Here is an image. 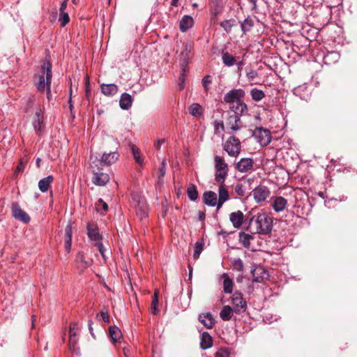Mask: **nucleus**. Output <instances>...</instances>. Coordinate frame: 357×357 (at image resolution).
Segmentation results:
<instances>
[{
  "mask_svg": "<svg viewBox=\"0 0 357 357\" xmlns=\"http://www.w3.org/2000/svg\"><path fill=\"white\" fill-rule=\"evenodd\" d=\"M52 66L50 62H43L41 66V71L36 77L37 80L35 84L40 92H43L46 89L47 95L49 96L51 91L52 82Z\"/></svg>",
  "mask_w": 357,
  "mask_h": 357,
  "instance_id": "obj_1",
  "label": "nucleus"
},
{
  "mask_svg": "<svg viewBox=\"0 0 357 357\" xmlns=\"http://www.w3.org/2000/svg\"><path fill=\"white\" fill-rule=\"evenodd\" d=\"M250 226L255 233L268 234L272 230L273 220L266 213H261L250 220Z\"/></svg>",
  "mask_w": 357,
  "mask_h": 357,
  "instance_id": "obj_2",
  "label": "nucleus"
},
{
  "mask_svg": "<svg viewBox=\"0 0 357 357\" xmlns=\"http://www.w3.org/2000/svg\"><path fill=\"white\" fill-rule=\"evenodd\" d=\"M215 169L216 173L215 174V180L217 183H224L226 178L228 176L229 168L225 160L219 156L215 155L214 158Z\"/></svg>",
  "mask_w": 357,
  "mask_h": 357,
  "instance_id": "obj_3",
  "label": "nucleus"
},
{
  "mask_svg": "<svg viewBox=\"0 0 357 357\" xmlns=\"http://www.w3.org/2000/svg\"><path fill=\"white\" fill-rule=\"evenodd\" d=\"M98 162L99 161L96 159L95 160H92L90 164V167L93 172L92 181L95 185L103 186L109 181V178L108 174L99 172V167H98L97 165Z\"/></svg>",
  "mask_w": 357,
  "mask_h": 357,
  "instance_id": "obj_4",
  "label": "nucleus"
},
{
  "mask_svg": "<svg viewBox=\"0 0 357 357\" xmlns=\"http://www.w3.org/2000/svg\"><path fill=\"white\" fill-rule=\"evenodd\" d=\"M252 135L263 146H267L271 141L270 131L262 128H256L252 132Z\"/></svg>",
  "mask_w": 357,
  "mask_h": 357,
  "instance_id": "obj_5",
  "label": "nucleus"
},
{
  "mask_svg": "<svg viewBox=\"0 0 357 357\" xmlns=\"http://www.w3.org/2000/svg\"><path fill=\"white\" fill-rule=\"evenodd\" d=\"M224 149L232 157H236L241 152V144L238 139L231 137L226 141Z\"/></svg>",
  "mask_w": 357,
  "mask_h": 357,
  "instance_id": "obj_6",
  "label": "nucleus"
},
{
  "mask_svg": "<svg viewBox=\"0 0 357 357\" xmlns=\"http://www.w3.org/2000/svg\"><path fill=\"white\" fill-rule=\"evenodd\" d=\"M134 202H135V206L136 209L137 215L143 220L147 217L148 206L146 202L144 197H134Z\"/></svg>",
  "mask_w": 357,
  "mask_h": 357,
  "instance_id": "obj_7",
  "label": "nucleus"
},
{
  "mask_svg": "<svg viewBox=\"0 0 357 357\" xmlns=\"http://www.w3.org/2000/svg\"><path fill=\"white\" fill-rule=\"evenodd\" d=\"M231 303L233 305L234 310L236 312L241 311H245L247 308L246 301L243 297L241 292L236 291L231 296Z\"/></svg>",
  "mask_w": 357,
  "mask_h": 357,
  "instance_id": "obj_8",
  "label": "nucleus"
},
{
  "mask_svg": "<svg viewBox=\"0 0 357 357\" xmlns=\"http://www.w3.org/2000/svg\"><path fill=\"white\" fill-rule=\"evenodd\" d=\"M245 96L243 89H233L227 92L224 96V101L229 105L241 100Z\"/></svg>",
  "mask_w": 357,
  "mask_h": 357,
  "instance_id": "obj_9",
  "label": "nucleus"
},
{
  "mask_svg": "<svg viewBox=\"0 0 357 357\" xmlns=\"http://www.w3.org/2000/svg\"><path fill=\"white\" fill-rule=\"evenodd\" d=\"M270 194V190L264 185H258L253 190V197L257 203L265 201Z\"/></svg>",
  "mask_w": 357,
  "mask_h": 357,
  "instance_id": "obj_10",
  "label": "nucleus"
},
{
  "mask_svg": "<svg viewBox=\"0 0 357 357\" xmlns=\"http://www.w3.org/2000/svg\"><path fill=\"white\" fill-rule=\"evenodd\" d=\"M12 214L15 219L24 223H28L30 220L29 215L20 207L17 203L13 204Z\"/></svg>",
  "mask_w": 357,
  "mask_h": 357,
  "instance_id": "obj_11",
  "label": "nucleus"
},
{
  "mask_svg": "<svg viewBox=\"0 0 357 357\" xmlns=\"http://www.w3.org/2000/svg\"><path fill=\"white\" fill-rule=\"evenodd\" d=\"M251 273L253 276V281L256 282H263L269 277L268 271L261 266H256L251 271Z\"/></svg>",
  "mask_w": 357,
  "mask_h": 357,
  "instance_id": "obj_12",
  "label": "nucleus"
},
{
  "mask_svg": "<svg viewBox=\"0 0 357 357\" xmlns=\"http://www.w3.org/2000/svg\"><path fill=\"white\" fill-rule=\"evenodd\" d=\"M287 204V200L281 196L271 197V205L275 212L279 213L283 211L285 209Z\"/></svg>",
  "mask_w": 357,
  "mask_h": 357,
  "instance_id": "obj_13",
  "label": "nucleus"
},
{
  "mask_svg": "<svg viewBox=\"0 0 357 357\" xmlns=\"http://www.w3.org/2000/svg\"><path fill=\"white\" fill-rule=\"evenodd\" d=\"M254 162L252 158H241L236 164V169L240 172H248L252 170Z\"/></svg>",
  "mask_w": 357,
  "mask_h": 357,
  "instance_id": "obj_14",
  "label": "nucleus"
},
{
  "mask_svg": "<svg viewBox=\"0 0 357 357\" xmlns=\"http://www.w3.org/2000/svg\"><path fill=\"white\" fill-rule=\"evenodd\" d=\"M229 108L235 113L234 116H238L239 117L240 116L244 115L248 112L247 105L242 99L230 105Z\"/></svg>",
  "mask_w": 357,
  "mask_h": 357,
  "instance_id": "obj_15",
  "label": "nucleus"
},
{
  "mask_svg": "<svg viewBox=\"0 0 357 357\" xmlns=\"http://www.w3.org/2000/svg\"><path fill=\"white\" fill-rule=\"evenodd\" d=\"M192 48V46L191 43H186L184 46V50L181 52L180 66L183 71L186 70V68L188 66V59H190Z\"/></svg>",
  "mask_w": 357,
  "mask_h": 357,
  "instance_id": "obj_16",
  "label": "nucleus"
},
{
  "mask_svg": "<svg viewBox=\"0 0 357 357\" xmlns=\"http://www.w3.org/2000/svg\"><path fill=\"white\" fill-rule=\"evenodd\" d=\"M243 213L241 211H237L236 212H232L229 215V220L232 223V225L236 229H239L243 222Z\"/></svg>",
  "mask_w": 357,
  "mask_h": 357,
  "instance_id": "obj_17",
  "label": "nucleus"
},
{
  "mask_svg": "<svg viewBox=\"0 0 357 357\" xmlns=\"http://www.w3.org/2000/svg\"><path fill=\"white\" fill-rule=\"evenodd\" d=\"M87 234L89 238L97 243L100 242L101 236L98 232L97 227L92 223H89L87 225Z\"/></svg>",
  "mask_w": 357,
  "mask_h": 357,
  "instance_id": "obj_18",
  "label": "nucleus"
},
{
  "mask_svg": "<svg viewBox=\"0 0 357 357\" xmlns=\"http://www.w3.org/2000/svg\"><path fill=\"white\" fill-rule=\"evenodd\" d=\"M218 209L220 208L222 204L229 199V193L224 183H220L218 189Z\"/></svg>",
  "mask_w": 357,
  "mask_h": 357,
  "instance_id": "obj_19",
  "label": "nucleus"
},
{
  "mask_svg": "<svg viewBox=\"0 0 357 357\" xmlns=\"http://www.w3.org/2000/svg\"><path fill=\"white\" fill-rule=\"evenodd\" d=\"M204 202L205 204L210 206H218V199H217V195L214 192L208 191L203 195Z\"/></svg>",
  "mask_w": 357,
  "mask_h": 357,
  "instance_id": "obj_20",
  "label": "nucleus"
},
{
  "mask_svg": "<svg viewBox=\"0 0 357 357\" xmlns=\"http://www.w3.org/2000/svg\"><path fill=\"white\" fill-rule=\"evenodd\" d=\"M119 158V154L117 152H112L109 153H104L101 158L100 163L110 165L114 163Z\"/></svg>",
  "mask_w": 357,
  "mask_h": 357,
  "instance_id": "obj_21",
  "label": "nucleus"
},
{
  "mask_svg": "<svg viewBox=\"0 0 357 357\" xmlns=\"http://www.w3.org/2000/svg\"><path fill=\"white\" fill-rule=\"evenodd\" d=\"M221 279L223 282V291L225 294H231L233 291L234 282L232 279L227 273H223L221 275Z\"/></svg>",
  "mask_w": 357,
  "mask_h": 357,
  "instance_id": "obj_22",
  "label": "nucleus"
},
{
  "mask_svg": "<svg viewBox=\"0 0 357 357\" xmlns=\"http://www.w3.org/2000/svg\"><path fill=\"white\" fill-rule=\"evenodd\" d=\"M132 104V96L127 93H123L121 96L120 100H119L120 107L122 109H128L129 108L131 107Z\"/></svg>",
  "mask_w": 357,
  "mask_h": 357,
  "instance_id": "obj_23",
  "label": "nucleus"
},
{
  "mask_svg": "<svg viewBox=\"0 0 357 357\" xmlns=\"http://www.w3.org/2000/svg\"><path fill=\"white\" fill-rule=\"evenodd\" d=\"M199 321L207 328H213L215 324V319L210 313L202 314L199 316Z\"/></svg>",
  "mask_w": 357,
  "mask_h": 357,
  "instance_id": "obj_24",
  "label": "nucleus"
},
{
  "mask_svg": "<svg viewBox=\"0 0 357 357\" xmlns=\"http://www.w3.org/2000/svg\"><path fill=\"white\" fill-rule=\"evenodd\" d=\"M100 88L102 93L107 96H114L118 91V86L114 84H103Z\"/></svg>",
  "mask_w": 357,
  "mask_h": 357,
  "instance_id": "obj_25",
  "label": "nucleus"
},
{
  "mask_svg": "<svg viewBox=\"0 0 357 357\" xmlns=\"http://www.w3.org/2000/svg\"><path fill=\"white\" fill-rule=\"evenodd\" d=\"M213 345V340L208 332L202 333L201 335L200 347L203 350L209 349Z\"/></svg>",
  "mask_w": 357,
  "mask_h": 357,
  "instance_id": "obj_26",
  "label": "nucleus"
},
{
  "mask_svg": "<svg viewBox=\"0 0 357 357\" xmlns=\"http://www.w3.org/2000/svg\"><path fill=\"white\" fill-rule=\"evenodd\" d=\"M193 18L189 15H184L180 22V29L182 32L187 31L193 25Z\"/></svg>",
  "mask_w": 357,
  "mask_h": 357,
  "instance_id": "obj_27",
  "label": "nucleus"
},
{
  "mask_svg": "<svg viewBox=\"0 0 357 357\" xmlns=\"http://www.w3.org/2000/svg\"><path fill=\"white\" fill-rule=\"evenodd\" d=\"M109 334L113 343L119 342L122 339V333L116 326H112L109 328Z\"/></svg>",
  "mask_w": 357,
  "mask_h": 357,
  "instance_id": "obj_28",
  "label": "nucleus"
},
{
  "mask_svg": "<svg viewBox=\"0 0 357 357\" xmlns=\"http://www.w3.org/2000/svg\"><path fill=\"white\" fill-rule=\"evenodd\" d=\"M222 61L227 67L233 66L236 62V58L227 52H222Z\"/></svg>",
  "mask_w": 357,
  "mask_h": 357,
  "instance_id": "obj_29",
  "label": "nucleus"
},
{
  "mask_svg": "<svg viewBox=\"0 0 357 357\" xmlns=\"http://www.w3.org/2000/svg\"><path fill=\"white\" fill-rule=\"evenodd\" d=\"M234 311V308L229 305H225L220 312V317L224 321H229L231 319Z\"/></svg>",
  "mask_w": 357,
  "mask_h": 357,
  "instance_id": "obj_30",
  "label": "nucleus"
},
{
  "mask_svg": "<svg viewBox=\"0 0 357 357\" xmlns=\"http://www.w3.org/2000/svg\"><path fill=\"white\" fill-rule=\"evenodd\" d=\"M52 181H53V177L52 176H48L41 179L38 182V188H39L40 190L42 192H45L47 191L49 186H50V183L52 182Z\"/></svg>",
  "mask_w": 357,
  "mask_h": 357,
  "instance_id": "obj_31",
  "label": "nucleus"
},
{
  "mask_svg": "<svg viewBox=\"0 0 357 357\" xmlns=\"http://www.w3.org/2000/svg\"><path fill=\"white\" fill-rule=\"evenodd\" d=\"M229 128L233 131H237L241 128L240 117L238 116H231L229 119Z\"/></svg>",
  "mask_w": 357,
  "mask_h": 357,
  "instance_id": "obj_32",
  "label": "nucleus"
},
{
  "mask_svg": "<svg viewBox=\"0 0 357 357\" xmlns=\"http://www.w3.org/2000/svg\"><path fill=\"white\" fill-rule=\"evenodd\" d=\"M131 151L135 162L139 165H142L144 160L140 155V151L139 148L135 145H131Z\"/></svg>",
  "mask_w": 357,
  "mask_h": 357,
  "instance_id": "obj_33",
  "label": "nucleus"
},
{
  "mask_svg": "<svg viewBox=\"0 0 357 357\" xmlns=\"http://www.w3.org/2000/svg\"><path fill=\"white\" fill-rule=\"evenodd\" d=\"M250 95L255 101H260L265 97L264 91L256 88L250 91Z\"/></svg>",
  "mask_w": 357,
  "mask_h": 357,
  "instance_id": "obj_34",
  "label": "nucleus"
},
{
  "mask_svg": "<svg viewBox=\"0 0 357 357\" xmlns=\"http://www.w3.org/2000/svg\"><path fill=\"white\" fill-rule=\"evenodd\" d=\"M189 112L193 116H199L202 113V107L197 103H193L189 108Z\"/></svg>",
  "mask_w": 357,
  "mask_h": 357,
  "instance_id": "obj_35",
  "label": "nucleus"
},
{
  "mask_svg": "<svg viewBox=\"0 0 357 357\" xmlns=\"http://www.w3.org/2000/svg\"><path fill=\"white\" fill-rule=\"evenodd\" d=\"M187 194L189 199L192 201H195L198 197V193L197 188L195 185H190L187 190Z\"/></svg>",
  "mask_w": 357,
  "mask_h": 357,
  "instance_id": "obj_36",
  "label": "nucleus"
},
{
  "mask_svg": "<svg viewBox=\"0 0 357 357\" xmlns=\"http://www.w3.org/2000/svg\"><path fill=\"white\" fill-rule=\"evenodd\" d=\"M252 238V236L248 234L243 232L240 233L239 234V240L240 242L243 245L244 247L248 248L250 244V239Z\"/></svg>",
  "mask_w": 357,
  "mask_h": 357,
  "instance_id": "obj_37",
  "label": "nucleus"
},
{
  "mask_svg": "<svg viewBox=\"0 0 357 357\" xmlns=\"http://www.w3.org/2000/svg\"><path fill=\"white\" fill-rule=\"evenodd\" d=\"M76 261L82 264V268H85L91 265L90 261H86L84 255L79 252L76 256Z\"/></svg>",
  "mask_w": 357,
  "mask_h": 357,
  "instance_id": "obj_38",
  "label": "nucleus"
},
{
  "mask_svg": "<svg viewBox=\"0 0 357 357\" xmlns=\"http://www.w3.org/2000/svg\"><path fill=\"white\" fill-rule=\"evenodd\" d=\"M64 241L65 243H72V225L70 223H68L65 228Z\"/></svg>",
  "mask_w": 357,
  "mask_h": 357,
  "instance_id": "obj_39",
  "label": "nucleus"
},
{
  "mask_svg": "<svg viewBox=\"0 0 357 357\" xmlns=\"http://www.w3.org/2000/svg\"><path fill=\"white\" fill-rule=\"evenodd\" d=\"M203 250V243L201 241H197L195 244V251L193 254V257L195 259L199 258L202 251Z\"/></svg>",
  "mask_w": 357,
  "mask_h": 357,
  "instance_id": "obj_40",
  "label": "nucleus"
},
{
  "mask_svg": "<svg viewBox=\"0 0 357 357\" xmlns=\"http://www.w3.org/2000/svg\"><path fill=\"white\" fill-rule=\"evenodd\" d=\"M253 26L252 20L250 19H245L241 24V29L243 32L249 31L250 28Z\"/></svg>",
  "mask_w": 357,
  "mask_h": 357,
  "instance_id": "obj_41",
  "label": "nucleus"
},
{
  "mask_svg": "<svg viewBox=\"0 0 357 357\" xmlns=\"http://www.w3.org/2000/svg\"><path fill=\"white\" fill-rule=\"evenodd\" d=\"M232 268L234 270L241 271L243 269V263L241 259H234L232 262Z\"/></svg>",
  "mask_w": 357,
  "mask_h": 357,
  "instance_id": "obj_42",
  "label": "nucleus"
},
{
  "mask_svg": "<svg viewBox=\"0 0 357 357\" xmlns=\"http://www.w3.org/2000/svg\"><path fill=\"white\" fill-rule=\"evenodd\" d=\"M230 351L227 348H220L215 354V357H229Z\"/></svg>",
  "mask_w": 357,
  "mask_h": 357,
  "instance_id": "obj_43",
  "label": "nucleus"
},
{
  "mask_svg": "<svg viewBox=\"0 0 357 357\" xmlns=\"http://www.w3.org/2000/svg\"><path fill=\"white\" fill-rule=\"evenodd\" d=\"M59 20L62 26H66L70 20L68 14L67 13H60Z\"/></svg>",
  "mask_w": 357,
  "mask_h": 357,
  "instance_id": "obj_44",
  "label": "nucleus"
},
{
  "mask_svg": "<svg viewBox=\"0 0 357 357\" xmlns=\"http://www.w3.org/2000/svg\"><path fill=\"white\" fill-rule=\"evenodd\" d=\"M246 77L249 81L252 82L258 77V73L255 70L250 69L246 73Z\"/></svg>",
  "mask_w": 357,
  "mask_h": 357,
  "instance_id": "obj_45",
  "label": "nucleus"
},
{
  "mask_svg": "<svg viewBox=\"0 0 357 357\" xmlns=\"http://www.w3.org/2000/svg\"><path fill=\"white\" fill-rule=\"evenodd\" d=\"M96 208L98 211L102 210L104 211H107L108 209V206L107 203L103 202L102 199H99L96 204Z\"/></svg>",
  "mask_w": 357,
  "mask_h": 357,
  "instance_id": "obj_46",
  "label": "nucleus"
},
{
  "mask_svg": "<svg viewBox=\"0 0 357 357\" xmlns=\"http://www.w3.org/2000/svg\"><path fill=\"white\" fill-rule=\"evenodd\" d=\"M220 26L227 31H230L231 28L233 26V22L231 20H225L221 22Z\"/></svg>",
  "mask_w": 357,
  "mask_h": 357,
  "instance_id": "obj_47",
  "label": "nucleus"
},
{
  "mask_svg": "<svg viewBox=\"0 0 357 357\" xmlns=\"http://www.w3.org/2000/svg\"><path fill=\"white\" fill-rule=\"evenodd\" d=\"M77 341V336H69V347L71 350H75Z\"/></svg>",
  "mask_w": 357,
  "mask_h": 357,
  "instance_id": "obj_48",
  "label": "nucleus"
},
{
  "mask_svg": "<svg viewBox=\"0 0 357 357\" xmlns=\"http://www.w3.org/2000/svg\"><path fill=\"white\" fill-rule=\"evenodd\" d=\"M78 327L76 323H73L70 326L69 336H77Z\"/></svg>",
  "mask_w": 357,
  "mask_h": 357,
  "instance_id": "obj_49",
  "label": "nucleus"
},
{
  "mask_svg": "<svg viewBox=\"0 0 357 357\" xmlns=\"http://www.w3.org/2000/svg\"><path fill=\"white\" fill-rule=\"evenodd\" d=\"M235 192L240 196H243L245 194V189L242 184H238L234 188Z\"/></svg>",
  "mask_w": 357,
  "mask_h": 357,
  "instance_id": "obj_50",
  "label": "nucleus"
},
{
  "mask_svg": "<svg viewBox=\"0 0 357 357\" xmlns=\"http://www.w3.org/2000/svg\"><path fill=\"white\" fill-rule=\"evenodd\" d=\"M95 245L98 248L100 255H102V257L105 259V249L103 247V245L101 242H97V243H95Z\"/></svg>",
  "mask_w": 357,
  "mask_h": 357,
  "instance_id": "obj_51",
  "label": "nucleus"
},
{
  "mask_svg": "<svg viewBox=\"0 0 357 357\" xmlns=\"http://www.w3.org/2000/svg\"><path fill=\"white\" fill-rule=\"evenodd\" d=\"M202 83L205 90L207 91L208 90V85L211 83L210 76L204 77L202 79Z\"/></svg>",
  "mask_w": 357,
  "mask_h": 357,
  "instance_id": "obj_52",
  "label": "nucleus"
},
{
  "mask_svg": "<svg viewBox=\"0 0 357 357\" xmlns=\"http://www.w3.org/2000/svg\"><path fill=\"white\" fill-rule=\"evenodd\" d=\"M330 58H333V59H335V60H337L338 58H339V54L335 52H331L330 53H328L324 58L326 62H327V61L330 59Z\"/></svg>",
  "mask_w": 357,
  "mask_h": 357,
  "instance_id": "obj_53",
  "label": "nucleus"
},
{
  "mask_svg": "<svg viewBox=\"0 0 357 357\" xmlns=\"http://www.w3.org/2000/svg\"><path fill=\"white\" fill-rule=\"evenodd\" d=\"M185 71H183V70L181 69V73L180 75V77H179V87H180V89H183L184 87V82H185Z\"/></svg>",
  "mask_w": 357,
  "mask_h": 357,
  "instance_id": "obj_54",
  "label": "nucleus"
},
{
  "mask_svg": "<svg viewBox=\"0 0 357 357\" xmlns=\"http://www.w3.org/2000/svg\"><path fill=\"white\" fill-rule=\"evenodd\" d=\"M158 290H156L154 293V296H153V301H152V305L155 306V311H157V305L158 303Z\"/></svg>",
  "mask_w": 357,
  "mask_h": 357,
  "instance_id": "obj_55",
  "label": "nucleus"
},
{
  "mask_svg": "<svg viewBox=\"0 0 357 357\" xmlns=\"http://www.w3.org/2000/svg\"><path fill=\"white\" fill-rule=\"evenodd\" d=\"M100 316L105 322L108 323L109 321V315L107 312L102 311Z\"/></svg>",
  "mask_w": 357,
  "mask_h": 357,
  "instance_id": "obj_56",
  "label": "nucleus"
},
{
  "mask_svg": "<svg viewBox=\"0 0 357 357\" xmlns=\"http://www.w3.org/2000/svg\"><path fill=\"white\" fill-rule=\"evenodd\" d=\"M40 123H41L40 119L34 120V121L33 123V126L36 131L39 130V129L40 128Z\"/></svg>",
  "mask_w": 357,
  "mask_h": 357,
  "instance_id": "obj_57",
  "label": "nucleus"
},
{
  "mask_svg": "<svg viewBox=\"0 0 357 357\" xmlns=\"http://www.w3.org/2000/svg\"><path fill=\"white\" fill-rule=\"evenodd\" d=\"M159 172L161 176H163L165 174V160L162 162L161 167L159 169Z\"/></svg>",
  "mask_w": 357,
  "mask_h": 357,
  "instance_id": "obj_58",
  "label": "nucleus"
},
{
  "mask_svg": "<svg viewBox=\"0 0 357 357\" xmlns=\"http://www.w3.org/2000/svg\"><path fill=\"white\" fill-rule=\"evenodd\" d=\"M306 89V86H299V87H297V88H295L294 89V93L296 96H300L301 98L302 99H304L305 97H302L300 94V91H301L302 89Z\"/></svg>",
  "mask_w": 357,
  "mask_h": 357,
  "instance_id": "obj_59",
  "label": "nucleus"
},
{
  "mask_svg": "<svg viewBox=\"0 0 357 357\" xmlns=\"http://www.w3.org/2000/svg\"><path fill=\"white\" fill-rule=\"evenodd\" d=\"M67 1L68 0H64L61 3V6H60V13H66L65 10L66 9V7H67Z\"/></svg>",
  "mask_w": 357,
  "mask_h": 357,
  "instance_id": "obj_60",
  "label": "nucleus"
},
{
  "mask_svg": "<svg viewBox=\"0 0 357 357\" xmlns=\"http://www.w3.org/2000/svg\"><path fill=\"white\" fill-rule=\"evenodd\" d=\"M165 142V139H159L158 141H156L154 144V146L156 149H160L161 145Z\"/></svg>",
  "mask_w": 357,
  "mask_h": 357,
  "instance_id": "obj_61",
  "label": "nucleus"
},
{
  "mask_svg": "<svg viewBox=\"0 0 357 357\" xmlns=\"http://www.w3.org/2000/svg\"><path fill=\"white\" fill-rule=\"evenodd\" d=\"M24 169V165L22 163V162H21L18 165L17 167H16V169H15V172L16 173H20L21 172H22Z\"/></svg>",
  "mask_w": 357,
  "mask_h": 357,
  "instance_id": "obj_62",
  "label": "nucleus"
},
{
  "mask_svg": "<svg viewBox=\"0 0 357 357\" xmlns=\"http://www.w3.org/2000/svg\"><path fill=\"white\" fill-rule=\"evenodd\" d=\"M28 107H31L34 102V98L32 96H29L27 99Z\"/></svg>",
  "mask_w": 357,
  "mask_h": 357,
  "instance_id": "obj_63",
  "label": "nucleus"
},
{
  "mask_svg": "<svg viewBox=\"0 0 357 357\" xmlns=\"http://www.w3.org/2000/svg\"><path fill=\"white\" fill-rule=\"evenodd\" d=\"M71 243H65V245H64V247H65V250L66 251L69 253L70 252V249H71Z\"/></svg>",
  "mask_w": 357,
  "mask_h": 357,
  "instance_id": "obj_64",
  "label": "nucleus"
}]
</instances>
